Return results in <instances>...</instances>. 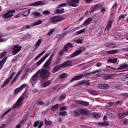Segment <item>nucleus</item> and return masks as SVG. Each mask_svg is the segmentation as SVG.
Masks as SVG:
<instances>
[{"label": "nucleus", "instance_id": "obj_30", "mask_svg": "<svg viewBox=\"0 0 128 128\" xmlns=\"http://www.w3.org/2000/svg\"><path fill=\"white\" fill-rule=\"evenodd\" d=\"M50 84H52V82L50 80H48L42 84V86L43 88H46V86H48Z\"/></svg>", "mask_w": 128, "mask_h": 128}, {"label": "nucleus", "instance_id": "obj_10", "mask_svg": "<svg viewBox=\"0 0 128 128\" xmlns=\"http://www.w3.org/2000/svg\"><path fill=\"white\" fill-rule=\"evenodd\" d=\"M80 114L82 116H88L90 114V111L86 110V108L80 109Z\"/></svg>", "mask_w": 128, "mask_h": 128}, {"label": "nucleus", "instance_id": "obj_24", "mask_svg": "<svg viewBox=\"0 0 128 128\" xmlns=\"http://www.w3.org/2000/svg\"><path fill=\"white\" fill-rule=\"evenodd\" d=\"M118 116L120 118H124V116H128V112H125L124 113H119L118 114Z\"/></svg>", "mask_w": 128, "mask_h": 128}, {"label": "nucleus", "instance_id": "obj_11", "mask_svg": "<svg viewBox=\"0 0 128 128\" xmlns=\"http://www.w3.org/2000/svg\"><path fill=\"white\" fill-rule=\"evenodd\" d=\"M68 48H74V45H72V44L70 42L68 43L64 46V52H68Z\"/></svg>", "mask_w": 128, "mask_h": 128}, {"label": "nucleus", "instance_id": "obj_43", "mask_svg": "<svg viewBox=\"0 0 128 128\" xmlns=\"http://www.w3.org/2000/svg\"><path fill=\"white\" fill-rule=\"evenodd\" d=\"M26 86H28V85L26 84H24L21 85L19 87V88L21 90H22L24 88H26Z\"/></svg>", "mask_w": 128, "mask_h": 128}, {"label": "nucleus", "instance_id": "obj_31", "mask_svg": "<svg viewBox=\"0 0 128 128\" xmlns=\"http://www.w3.org/2000/svg\"><path fill=\"white\" fill-rule=\"evenodd\" d=\"M22 92V90L20 88V87H19L16 88L14 90L13 94L14 96H16V94H18V92Z\"/></svg>", "mask_w": 128, "mask_h": 128}, {"label": "nucleus", "instance_id": "obj_42", "mask_svg": "<svg viewBox=\"0 0 128 128\" xmlns=\"http://www.w3.org/2000/svg\"><path fill=\"white\" fill-rule=\"evenodd\" d=\"M45 52H46V51H44V50L38 56H37L35 58L34 60H38V58H40V56H42Z\"/></svg>", "mask_w": 128, "mask_h": 128}, {"label": "nucleus", "instance_id": "obj_15", "mask_svg": "<svg viewBox=\"0 0 128 128\" xmlns=\"http://www.w3.org/2000/svg\"><path fill=\"white\" fill-rule=\"evenodd\" d=\"M44 4V2L42 1H37L36 2L32 4L31 6H42Z\"/></svg>", "mask_w": 128, "mask_h": 128}, {"label": "nucleus", "instance_id": "obj_26", "mask_svg": "<svg viewBox=\"0 0 128 128\" xmlns=\"http://www.w3.org/2000/svg\"><path fill=\"white\" fill-rule=\"evenodd\" d=\"M116 62H118V58H114V59L110 58L108 60V62L110 64H116Z\"/></svg>", "mask_w": 128, "mask_h": 128}, {"label": "nucleus", "instance_id": "obj_63", "mask_svg": "<svg viewBox=\"0 0 128 128\" xmlns=\"http://www.w3.org/2000/svg\"><path fill=\"white\" fill-rule=\"evenodd\" d=\"M58 56H62V54H64V51L63 50H60L58 53Z\"/></svg>", "mask_w": 128, "mask_h": 128}, {"label": "nucleus", "instance_id": "obj_64", "mask_svg": "<svg viewBox=\"0 0 128 128\" xmlns=\"http://www.w3.org/2000/svg\"><path fill=\"white\" fill-rule=\"evenodd\" d=\"M21 126L20 124H18L16 126L15 128H20Z\"/></svg>", "mask_w": 128, "mask_h": 128}, {"label": "nucleus", "instance_id": "obj_60", "mask_svg": "<svg viewBox=\"0 0 128 128\" xmlns=\"http://www.w3.org/2000/svg\"><path fill=\"white\" fill-rule=\"evenodd\" d=\"M122 100H120V101H116V106H118V104H120V106H122Z\"/></svg>", "mask_w": 128, "mask_h": 128}, {"label": "nucleus", "instance_id": "obj_16", "mask_svg": "<svg viewBox=\"0 0 128 128\" xmlns=\"http://www.w3.org/2000/svg\"><path fill=\"white\" fill-rule=\"evenodd\" d=\"M120 50H113L106 52L107 54H118Z\"/></svg>", "mask_w": 128, "mask_h": 128}, {"label": "nucleus", "instance_id": "obj_25", "mask_svg": "<svg viewBox=\"0 0 128 128\" xmlns=\"http://www.w3.org/2000/svg\"><path fill=\"white\" fill-rule=\"evenodd\" d=\"M80 108L78 110H75L73 111L74 116H80Z\"/></svg>", "mask_w": 128, "mask_h": 128}, {"label": "nucleus", "instance_id": "obj_45", "mask_svg": "<svg viewBox=\"0 0 128 128\" xmlns=\"http://www.w3.org/2000/svg\"><path fill=\"white\" fill-rule=\"evenodd\" d=\"M66 94H62L59 98V100L60 102L66 99Z\"/></svg>", "mask_w": 128, "mask_h": 128}, {"label": "nucleus", "instance_id": "obj_20", "mask_svg": "<svg viewBox=\"0 0 128 128\" xmlns=\"http://www.w3.org/2000/svg\"><path fill=\"white\" fill-rule=\"evenodd\" d=\"M80 54V50H78L70 55V58H74Z\"/></svg>", "mask_w": 128, "mask_h": 128}, {"label": "nucleus", "instance_id": "obj_28", "mask_svg": "<svg viewBox=\"0 0 128 128\" xmlns=\"http://www.w3.org/2000/svg\"><path fill=\"white\" fill-rule=\"evenodd\" d=\"M80 80V75L75 76L70 80V82H72L76 80Z\"/></svg>", "mask_w": 128, "mask_h": 128}, {"label": "nucleus", "instance_id": "obj_35", "mask_svg": "<svg viewBox=\"0 0 128 128\" xmlns=\"http://www.w3.org/2000/svg\"><path fill=\"white\" fill-rule=\"evenodd\" d=\"M80 104L81 106H88V104H90L88 103V102L81 100Z\"/></svg>", "mask_w": 128, "mask_h": 128}, {"label": "nucleus", "instance_id": "obj_18", "mask_svg": "<svg viewBox=\"0 0 128 128\" xmlns=\"http://www.w3.org/2000/svg\"><path fill=\"white\" fill-rule=\"evenodd\" d=\"M6 56L4 57L2 60H0V70L2 68L4 64H6Z\"/></svg>", "mask_w": 128, "mask_h": 128}, {"label": "nucleus", "instance_id": "obj_4", "mask_svg": "<svg viewBox=\"0 0 128 128\" xmlns=\"http://www.w3.org/2000/svg\"><path fill=\"white\" fill-rule=\"evenodd\" d=\"M16 10H9L7 11V12L4 14V18H10L12 16H14V14H14Z\"/></svg>", "mask_w": 128, "mask_h": 128}, {"label": "nucleus", "instance_id": "obj_21", "mask_svg": "<svg viewBox=\"0 0 128 128\" xmlns=\"http://www.w3.org/2000/svg\"><path fill=\"white\" fill-rule=\"evenodd\" d=\"M52 61L48 60V59L46 60L44 64L42 66V68H48V66L50 64Z\"/></svg>", "mask_w": 128, "mask_h": 128}, {"label": "nucleus", "instance_id": "obj_54", "mask_svg": "<svg viewBox=\"0 0 128 128\" xmlns=\"http://www.w3.org/2000/svg\"><path fill=\"white\" fill-rule=\"evenodd\" d=\"M62 6H66V3H62L60 4V5L58 6V8H60Z\"/></svg>", "mask_w": 128, "mask_h": 128}, {"label": "nucleus", "instance_id": "obj_51", "mask_svg": "<svg viewBox=\"0 0 128 128\" xmlns=\"http://www.w3.org/2000/svg\"><path fill=\"white\" fill-rule=\"evenodd\" d=\"M66 73L64 74H61L59 78H60L62 79V78H66Z\"/></svg>", "mask_w": 128, "mask_h": 128}, {"label": "nucleus", "instance_id": "obj_39", "mask_svg": "<svg viewBox=\"0 0 128 128\" xmlns=\"http://www.w3.org/2000/svg\"><path fill=\"white\" fill-rule=\"evenodd\" d=\"M94 7L95 8L96 10H98V8H102V4H97L95 5H94Z\"/></svg>", "mask_w": 128, "mask_h": 128}, {"label": "nucleus", "instance_id": "obj_1", "mask_svg": "<svg viewBox=\"0 0 128 128\" xmlns=\"http://www.w3.org/2000/svg\"><path fill=\"white\" fill-rule=\"evenodd\" d=\"M40 78L42 80H46L50 77V72L46 68H42L39 70L32 78L33 82H36Z\"/></svg>", "mask_w": 128, "mask_h": 128}, {"label": "nucleus", "instance_id": "obj_37", "mask_svg": "<svg viewBox=\"0 0 128 128\" xmlns=\"http://www.w3.org/2000/svg\"><path fill=\"white\" fill-rule=\"evenodd\" d=\"M30 25H26L24 26H23L21 30H20V31L21 32H22L24 30H30Z\"/></svg>", "mask_w": 128, "mask_h": 128}, {"label": "nucleus", "instance_id": "obj_50", "mask_svg": "<svg viewBox=\"0 0 128 128\" xmlns=\"http://www.w3.org/2000/svg\"><path fill=\"white\" fill-rule=\"evenodd\" d=\"M60 60H62L60 57H58L55 60V64H60Z\"/></svg>", "mask_w": 128, "mask_h": 128}, {"label": "nucleus", "instance_id": "obj_22", "mask_svg": "<svg viewBox=\"0 0 128 128\" xmlns=\"http://www.w3.org/2000/svg\"><path fill=\"white\" fill-rule=\"evenodd\" d=\"M114 76V74H110L109 75H106L104 77V80H112V78Z\"/></svg>", "mask_w": 128, "mask_h": 128}, {"label": "nucleus", "instance_id": "obj_23", "mask_svg": "<svg viewBox=\"0 0 128 128\" xmlns=\"http://www.w3.org/2000/svg\"><path fill=\"white\" fill-rule=\"evenodd\" d=\"M128 64H124L120 65V66L118 68V70H124L125 68H128Z\"/></svg>", "mask_w": 128, "mask_h": 128}, {"label": "nucleus", "instance_id": "obj_59", "mask_svg": "<svg viewBox=\"0 0 128 128\" xmlns=\"http://www.w3.org/2000/svg\"><path fill=\"white\" fill-rule=\"evenodd\" d=\"M54 30L52 29V30L48 32V36H50L51 34H52L54 33Z\"/></svg>", "mask_w": 128, "mask_h": 128}, {"label": "nucleus", "instance_id": "obj_12", "mask_svg": "<svg viewBox=\"0 0 128 128\" xmlns=\"http://www.w3.org/2000/svg\"><path fill=\"white\" fill-rule=\"evenodd\" d=\"M98 86L101 90H108V84H99Z\"/></svg>", "mask_w": 128, "mask_h": 128}, {"label": "nucleus", "instance_id": "obj_33", "mask_svg": "<svg viewBox=\"0 0 128 128\" xmlns=\"http://www.w3.org/2000/svg\"><path fill=\"white\" fill-rule=\"evenodd\" d=\"M11 110H12V109H11V108H8L6 112H5L1 116L2 118H4L5 116H6V114H8Z\"/></svg>", "mask_w": 128, "mask_h": 128}, {"label": "nucleus", "instance_id": "obj_62", "mask_svg": "<svg viewBox=\"0 0 128 128\" xmlns=\"http://www.w3.org/2000/svg\"><path fill=\"white\" fill-rule=\"evenodd\" d=\"M42 14H50V11L44 10L42 12Z\"/></svg>", "mask_w": 128, "mask_h": 128}, {"label": "nucleus", "instance_id": "obj_36", "mask_svg": "<svg viewBox=\"0 0 128 128\" xmlns=\"http://www.w3.org/2000/svg\"><path fill=\"white\" fill-rule=\"evenodd\" d=\"M42 23V20H38V22H36L34 23H33L32 26H38V24H40Z\"/></svg>", "mask_w": 128, "mask_h": 128}, {"label": "nucleus", "instance_id": "obj_40", "mask_svg": "<svg viewBox=\"0 0 128 128\" xmlns=\"http://www.w3.org/2000/svg\"><path fill=\"white\" fill-rule=\"evenodd\" d=\"M59 106H60V104H56L54 105L51 109L52 112L56 110H58V108Z\"/></svg>", "mask_w": 128, "mask_h": 128}, {"label": "nucleus", "instance_id": "obj_34", "mask_svg": "<svg viewBox=\"0 0 128 128\" xmlns=\"http://www.w3.org/2000/svg\"><path fill=\"white\" fill-rule=\"evenodd\" d=\"M32 16H37V18H38V16H42V15L40 14V12H32Z\"/></svg>", "mask_w": 128, "mask_h": 128}, {"label": "nucleus", "instance_id": "obj_55", "mask_svg": "<svg viewBox=\"0 0 128 128\" xmlns=\"http://www.w3.org/2000/svg\"><path fill=\"white\" fill-rule=\"evenodd\" d=\"M44 126V122H39V124L38 125V126L37 128H42V127Z\"/></svg>", "mask_w": 128, "mask_h": 128}, {"label": "nucleus", "instance_id": "obj_56", "mask_svg": "<svg viewBox=\"0 0 128 128\" xmlns=\"http://www.w3.org/2000/svg\"><path fill=\"white\" fill-rule=\"evenodd\" d=\"M66 4L67 6H72V7L74 6V4H72V2H67L66 3Z\"/></svg>", "mask_w": 128, "mask_h": 128}, {"label": "nucleus", "instance_id": "obj_32", "mask_svg": "<svg viewBox=\"0 0 128 128\" xmlns=\"http://www.w3.org/2000/svg\"><path fill=\"white\" fill-rule=\"evenodd\" d=\"M85 84V86H90V84L88 82V80H83L80 82V85Z\"/></svg>", "mask_w": 128, "mask_h": 128}, {"label": "nucleus", "instance_id": "obj_57", "mask_svg": "<svg viewBox=\"0 0 128 128\" xmlns=\"http://www.w3.org/2000/svg\"><path fill=\"white\" fill-rule=\"evenodd\" d=\"M121 96H124L126 98H128V93H122L121 94Z\"/></svg>", "mask_w": 128, "mask_h": 128}, {"label": "nucleus", "instance_id": "obj_9", "mask_svg": "<svg viewBox=\"0 0 128 128\" xmlns=\"http://www.w3.org/2000/svg\"><path fill=\"white\" fill-rule=\"evenodd\" d=\"M72 64V62L70 60H68L66 61L63 64H62V68H67V66H70Z\"/></svg>", "mask_w": 128, "mask_h": 128}, {"label": "nucleus", "instance_id": "obj_14", "mask_svg": "<svg viewBox=\"0 0 128 128\" xmlns=\"http://www.w3.org/2000/svg\"><path fill=\"white\" fill-rule=\"evenodd\" d=\"M113 22L114 20H109L107 24L106 28H105V30H108H108H110L112 28V26Z\"/></svg>", "mask_w": 128, "mask_h": 128}, {"label": "nucleus", "instance_id": "obj_3", "mask_svg": "<svg viewBox=\"0 0 128 128\" xmlns=\"http://www.w3.org/2000/svg\"><path fill=\"white\" fill-rule=\"evenodd\" d=\"M22 100H24V98H20L16 102L15 104L12 106V108H20L22 104Z\"/></svg>", "mask_w": 128, "mask_h": 128}, {"label": "nucleus", "instance_id": "obj_61", "mask_svg": "<svg viewBox=\"0 0 128 128\" xmlns=\"http://www.w3.org/2000/svg\"><path fill=\"white\" fill-rule=\"evenodd\" d=\"M84 2H85L86 4H91V2H94V0H84Z\"/></svg>", "mask_w": 128, "mask_h": 128}, {"label": "nucleus", "instance_id": "obj_27", "mask_svg": "<svg viewBox=\"0 0 128 128\" xmlns=\"http://www.w3.org/2000/svg\"><path fill=\"white\" fill-rule=\"evenodd\" d=\"M70 1L72 4H74L73 8H76V6H78V5L80 2V1L78 0H70Z\"/></svg>", "mask_w": 128, "mask_h": 128}, {"label": "nucleus", "instance_id": "obj_7", "mask_svg": "<svg viewBox=\"0 0 128 128\" xmlns=\"http://www.w3.org/2000/svg\"><path fill=\"white\" fill-rule=\"evenodd\" d=\"M20 50H22V46H19L18 44L15 45L13 47V51L12 52V54H16V53L18 52Z\"/></svg>", "mask_w": 128, "mask_h": 128}, {"label": "nucleus", "instance_id": "obj_44", "mask_svg": "<svg viewBox=\"0 0 128 128\" xmlns=\"http://www.w3.org/2000/svg\"><path fill=\"white\" fill-rule=\"evenodd\" d=\"M64 8H62L61 10L56 9V14H64Z\"/></svg>", "mask_w": 128, "mask_h": 128}, {"label": "nucleus", "instance_id": "obj_52", "mask_svg": "<svg viewBox=\"0 0 128 128\" xmlns=\"http://www.w3.org/2000/svg\"><path fill=\"white\" fill-rule=\"evenodd\" d=\"M90 94H92V96H98V92L96 90H92L90 92Z\"/></svg>", "mask_w": 128, "mask_h": 128}, {"label": "nucleus", "instance_id": "obj_8", "mask_svg": "<svg viewBox=\"0 0 128 128\" xmlns=\"http://www.w3.org/2000/svg\"><path fill=\"white\" fill-rule=\"evenodd\" d=\"M60 68H62V64L60 65H56L54 67L53 70H52V74H56V72H57L60 70Z\"/></svg>", "mask_w": 128, "mask_h": 128}, {"label": "nucleus", "instance_id": "obj_19", "mask_svg": "<svg viewBox=\"0 0 128 128\" xmlns=\"http://www.w3.org/2000/svg\"><path fill=\"white\" fill-rule=\"evenodd\" d=\"M92 22V18H89L84 22L83 26H88Z\"/></svg>", "mask_w": 128, "mask_h": 128}, {"label": "nucleus", "instance_id": "obj_2", "mask_svg": "<svg viewBox=\"0 0 128 128\" xmlns=\"http://www.w3.org/2000/svg\"><path fill=\"white\" fill-rule=\"evenodd\" d=\"M64 20V17L55 16L50 18V22H52V24H56V22Z\"/></svg>", "mask_w": 128, "mask_h": 128}, {"label": "nucleus", "instance_id": "obj_6", "mask_svg": "<svg viewBox=\"0 0 128 128\" xmlns=\"http://www.w3.org/2000/svg\"><path fill=\"white\" fill-rule=\"evenodd\" d=\"M49 56H50V54H44L42 56V58L40 60L37 62H36L37 66H40V64H42V62H44L46 60V58H47Z\"/></svg>", "mask_w": 128, "mask_h": 128}, {"label": "nucleus", "instance_id": "obj_47", "mask_svg": "<svg viewBox=\"0 0 128 128\" xmlns=\"http://www.w3.org/2000/svg\"><path fill=\"white\" fill-rule=\"evenodd\" d=\"M6 51L2 52L0 54V58H5L6 56Z\"/></svg>", "mask_w": 128, "mask_h": 128}, {"label": "nucleus", "instance_id": "obj_5", "mask_svg": "<svg viewBox=\"0 0 128 128\" xmlns=\"http://www.w3.org/2000/svg\"><path fill=\"white\" fill-rule=\"evenodd\" d=\"M16 74V72H13L10 76L7 78L6 80H5L2 86V88H4L6 86H8V84L10 82V80L12 78H14V76Z\"/></svg>", "mask_w": 128, "mask_h": 128}, {"label": "nucleus", "instance_id": "obj_38", "mask_svg": "<svg viewBox=\"0 0 128 128\" xmlns=\"http://www.w3.org/2000/svg\"><path fill=\"white\" fill-rule=\"evenodd\" d=\"M40 44H42V39H39L38 40V41L36 42L34 46H37L38 48V46H40Z\"/></svg>", "mask_w": 128, "mask_h": 128}, {"label": "nucleus", "instance_id": "obj_17", "mask_svg": "<svg viewBox=\"0 0 128 128\" xmlns=\"http://www.w3.org/2000/svg\"><path fill=\"white\" fill-rule=\"evenodd\" d=\"M98 125L100 126H110V122H99L98 123Z\"/></svg>", "mask_w": 128, "mask_h": 128}, {"label": "nucleus", "instance_id": "obj_58", "mask_svg": "<svg viewBox=\"0 0 128 128\" xmlns=\"http://www.w3.org/2000/svg\"><path fill=\"white\" fill-rule=\"evenodd\" d=\"M37 104L38 106H42V104H44V102H42V101H38L37 102Z\"/></svg>", "mask_w": 128, "mask_h": 128}, {"label": "nucleus", "instance_id": "obj_41", "mask_svg": "<svg viewBox=\"0 0 128 128\" xmlns=\"http://www.w3.org/2000/svg\"><path fill=\"white\" fill-rule=\"evenodd\" d=\"M44 122L46 126H52V121H48L46 118L44 120Z\"/></svg>", "mask_w": 128, "mask_h": 128}, {"label": "nucleus", "instance_id": "obj_13", "mask_svg": "<svg viewBox=\"0 0 128 128\" xmlns=\"http://www.w3.org/2000/svg\"><path fill=\"white\" fill-rule=\"evenodd\" d=\"M105 46H106V48H116V46H118L116 45V44L114 42L113 43H106L104 44Z\"/></svg>", "mask_w": 128, "mask_h": 128}, {"label": "nucleus", "instance_id": "obj_53", "mask_svg": "<svg viewBox=\"0 0 128 128\" xmlns=\"http://www.w3.org/2000/svg\"><path fill=\"white\" fill-rule=\"evenodd\" d=\"M39 124H40V120H37L35 122L34 124V128H36L38 126Z\"/></svg>", "mask_w": 128, "mask_h": 128}, {"label": "nucleus", "instance_id": "obj_46", "mask_svg": "<svg viewBox=\"0 0 128 128\" xmlns=\"http://www.w3.org/2000/svg\"><path fill=\"white\" fill-rule=\"evenodd\" d=\"M58 114L60 116H66L67 114V112H66V110H64L62 112H59Z\"/></svg>", "mask_w": 128, "mask_h": 128}, {"label": "nucleus", "instance_id": "obj_49", "mask_svg": "<svg viewBox=\"0 0 128 128\" xmlns=\"http://www.w3.org/2000/svg\"><path fill=\"white\" fill-rule=\"evenodd\" d=\"M92 116L93 118H100V115L94 112L92 113Z\"/></svg>", "mask_w": 128, "mask_h": 128}, {"label": "nucleus", "instance_id": "obj_48", "mask_svg": "<svg viewBox=\"0 0 128 128\" xmlns=\"http://www.w3.org/2000/svg\"><path fill=\"white\" fill-rule=\"evenodd\" d=\"M96 8L95 7H94V6H92V8L90 9L89 10V12L90 14L92 13V12H96Z\"/></svg>", "mask_w": 128, "mask_h": 128}, {"label": "nucleus", "instance_id": "obj_29", "mask_svg": "<svg viewBox=\"0 0 128 128\" xmlns=\"http://www.w3.org/2000/svg\"><path fill=\"white\" fill-rule=\"evenodd\" d=\"M96 72H98V70H96L94 72H90L84 73V76H90V74H96Z\"/></svg>", "mask_w": 128, "mask_h": 128}]
</instances>
